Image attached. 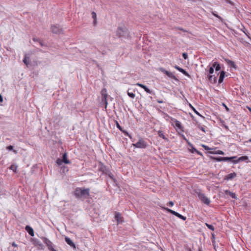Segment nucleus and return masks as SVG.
Wrapping results in <instances>:
<instances>
[{"mask_svg":"<svg viewBox=\"0 0 251 251\" xmlns=\"http://www.w3.org/2000/svg\"><path fill=\"white\" fill-rule=\"evenodd\" d=\"M210 153H211V154H221V155L224 154V151H221V150H218V151H210Z\"/></svg>","mask_w":251,"mask_h":251,"instance_id":"obj_28","label":"nucleus"},{"mask_svg":"<svg viewBox=\"0 0 251 251\" xmlns=\"http://www.w3.org/2000/svg\"><path fill=\"white\" fill-rule=\"evenodd\" d=\"M116 126L120 130V131H123V128L120 125V124H119V123L116 121Z\"/></svg>","mask_w":251,"mask_h":251,"instance_id":"obj_38","label":"nucleus"},{"mask_svg":"<svg viewBox=\"0 0 251 251\" xmlns=\"http://www.w3.org/2000/svg\"><path fill=\"white\" fill-rule=\"evenodd\" d=\"M205 225L208 228L211 230L212 231H214L215 230V227L213 225L208 224L207 223H206Z\"/></svg>","mask_w":251,"mask_h":251,"instance_id":"obj_32","label":"nucleus"},{"mask_svg":"<svg viewBox=\"0 0 251 251\" xmlns=\"http://www.w3.org/2000/svg\"><path fill=\"white\" fill-rule=\"evenodd\" d=\"M132 146L137 148L145 149L148 144L143 138H140L137 143L132 144Z\"/></svg>","mask_w":251,"mask_h":251,"instance_id":"obj_4","label":"nucleus"},{"mask_svg":"<svg viewBox=\"0 0 251 251\" xmlns=\"http://www.w3.org/2000/svg\"><path fill=\"white\" fill-rule=\"evenodd\" d=\"M208 80L212 83H216L217 82V77L214 76L212 75H207Z\"/></svg>","mask_w":251,"mask_h":251,"instance_id":"obj_19","label":"nucleus"},{"mask_svg":"<svg viewBox=\"0 0 251 251\" xmlns=\"http://www.w3.org/2000/svg\"><path fill=\"white\" fill-rule=\"evenodd\" d=\"M198 196L201 201L206 205H209L210 203V200L205 196V194L201 192H197Z\"/></svg>","mask_w":251,"mask_h":251,"instance_id":"obj_6","label":"nucleus"},{"mask_svg":"<svg viewBox=\"0 0 251 251\" xmlns=\"http://www.w3.org/2000/svg\"><path fill=\"white\" fill-rule=\"evenodd\" d=\"M116 35L119 37L127 38L129 32L126 27H119L116 31Z\"/></svg>","mask_w":251,"mask_h":251,"instance_id":"obj_3","label":"nucleus"},{"mask_svg":"<svg viewBox=\"0 0 251 251\" xmlns=\"http://www.w3.org/2000/svg\"><path fill=\"white\" fill-rule=\"evenodd\" d=\"M3 101V98L2 96L0 94V102H1Z\"/></svg>","mask_w":251,"mask_h":251,"instance_id":"obj_51","label":"nucleus"},{"mask_svg":"<svg viewBox=\"0 0 251 251\" xmlns=\"http://www.w3.org/2000/svg\"><path fill=\"white\" fill-rule=\"evenodd\" d=\"M6 149L9 150V151H13L15 152V153H17V151H15V150H13V147L11 145H10L9 146H7L6 147Z\"/></svg>","mask_w":251,"mask_h":251,"instance_id":"obj_37","label":"nucleus"},{"mask_svg":"<svg viewBox=\"0 0 251 251\" xmlns=\"http://www.w3.org/2000/svg\"><path fill=\"white\" fill-rule=\"evenodd\" d=\"M241 30L247 35V36L250 38V33L248 32V30L244 27H243V29H241Z\"/></svg>","mask_w":251,"mask_h":251,"instance_id":"obj_31","label":"nucleus"},{"mask_svg":"<svg viewBox=\"0 0 251 251\" xmlns=\"http://www.w3.org/2000/svg\"><path fill=\"white\" fill-rule=\"evenodd\" d=\"M56 163L58 165H60L63 163L62 160L60 158H58L56 160Z\"/></svg>","mask_w":251,"mask_h":251,"instance_id":"obj_40","label":"nucleus"},{"mask_svg":"<svg viewBox=\"0 0 251 251\" xmlns=\"http://www.w3.org/2000/svg\"><path fill=\"white\" fill-rule=\"evenodd\" d=\"M37 245H39V246H43L42 244L40 243L39 241H38Z\"/></svg>","mask_w":251,"mask_h":251,"instance_id":"obj_56","label":"nucleus"},{"mask_svg":"<svg viewBox=\"0 0 251 251\" xmlns=\"http://www.w3.org/2000/svg\"><path fill=\"white\" fill-rule=\"evenodd\" d=\"M188 251H191V249H189Z\"/></svg>","mask_w":251,"mask_h":251,"instance_id":"obj_64","label":"nucleus"},{"mask_svg":"<svg viewBox=\"0 0 251 251\" xmlns=\"http://www.w3.org/2000/svg\"><path fill=\"white\" fill-rule=\"evenodd\" d=\"M225 126V128H226V129H228V126Z\"/></svg>","mask_w":251,"mask_h":251,"instance_id":"obj_61","label":"nucleus"},{"mask_svg":"<svg viewBox=\"0 0 251 251\" xmlns=\"http://www.w3.org/2000/svg\"><path fill=\"white\" fill-rule=\"evenodd\" d=\"M167 205L169 206H173L174 205V202L172 201H170Z\"/></svg>","mask_w":251,"mask_h":251,"instance_id":"obj_43","label":"nucleus"},{"mask_svg":"<svg viewBox=\"0 0 251 251\" xmlns=\"http://www.w3.org/2000/svg\"><path fill=\"white\" fill-rule=\"evenodd\" d=\"M12 246L14 247H17L18 246V245L15 242L12 243Z\"/></svg>","mask_w":251,"mask_h":251,"instance_id":"obj_48","label":"nucleus"},{"mask_svg":"<svg viewBox=\"0 0 251 251\" xmlns=\"http://www.w3.org/2000/svg\"><path fill=\"white\" fill-rule=\"evenodd\" d=\"M198 251H202L201 248H199Z\"/></svg>","mask_w":251,"mask_h":251,"instance_id":"obj_58","label":"nucleus"},{"mask_svg":"<svg viewBox=\"0 0 251 251\" xmlns=\"http://www.w3.org/2000/svg\"><path fill=\"white\" fill-rule=\"evenodd\" d=\"M178 71L180 72H181V73H182L183 75H184L185 76H188V77H190V76L189 74L185 70H184L183 69H182L181 68H180L179 69Z\"/></svg>","mask_w":251,"mask_h":251,"instance_id":"obj_26","label":"nucleus"},{"mask_svg":"<svg viewBox=\"0 0 251 251\" xmlns=\"http://www.w3.org/2000/svg\"><path fill=\"white\" fill-rule=\"evenodd\" d=\"M214 67H213V64L211 66L209 67V74L208 75H212L214 73Z\"/></svg>","mask_w":251,"mask_h":251,"instance_id":"obj_33","label":"nucleus"},{"mask_svg":"<svg viewBox=\"0 0 251 251\" xmlns=\"http://www.w3.org/2000/svg\"><path fill=\"white\" fill-rule=\"evenodd\" d=\"M211 158L215 161H218V162H221V161H228V162H231V160H233V159L237 158V156H232V157H213L211 156Z\"/></svg>","mask_w":251,"mask_h":251,"instance_id":"obj_5","label":"nucleus"},{"mask_svg":"<svg viewBox=\"0 0 251 251\" xmlns=\"http://www.w3.org/2000/svg\"><path fill=\"white\" fill-rule=\"evenodd\" d=\"M158 135L159 137L162 138L165 141H168V139L164 135V133L162 130H159L157 132Z\"/></svg>","mask_w":251,"mask_h":251,"instance_id":"obj_23","label":"nucleus"},{"mask_svg":"<svg viewBox=\"0 0 251 251\" xmlns=\"http://www.w3.org/2000/svg\"><path fill=\"white\" fill-rule=\"evenodd\" d=\"M9 169L11 170H12L14 173L17 172V166L14 164H12L10 167Z\"/></svg>","mask_w":251,"mask_h":251,"instance_id":"obj_29","label":"nucleus"},{"mask_svg":"<svg viewBox=\"0 0 251 251\" xmlns=\"http://www.w3.org/2000/svg\"><path fill=\"white\" fill-rule=\"evenodd\" d=\"M195 150H197L196 148H195L194 147H192V150H191V152L192 153H194V152H195Z\"/></svg>","mask_w":251,"mask_h":251,"instance_id":"obj_45","label":"nucleus"},{"mask_svg":"<svg viewBox=\"0 0 251 251\" xmlns=\"http://www.w3.org/2000/svg\"><path fill=\"white\" fill-rule=\"evenodd\" d=\"M213 67L215 69L216 71H218L221 70V67L220 64L217 62H214L212 63Z\"/></svg>","mask_w":251,"mask_h":251,"instance_id":"obj_24","label":"nucleus"},{"mask_svg":"<svg viewBox=\"0 0 251 251\" xmlns=\"http://www.w3.org/2000/svg\"><path fill=\"white\" fill-rule=\"evenodd\" d=\"M212 237H213V238H214V234H212Z\"/></svg>","mask_w":251,"mask_h":251,"instance_id":"obj_62","label":"nucleus"},{"mask_svg":"<svg viewBox=\"0 0 251 251\" xmlns=\"http://www.w3.org/2000/svg\"><path fill=\"white\" fill-rule=\"evenodd\" d=\"M247 142L251 143V139H249Z\"/></svg>","mask_w":251,"mask_h":251,"instance_id":"obj_60","label":"nucleus"},{"mask_svg":"<svg viewBox=\"0 0 251 251\" xmlns=\"http://www.w3.org/2000/svg\"><path fill=\"white\" fill-rule=\"evenodd\" d=\"M248 159L249 158L247 156H242L238 158L237 159H236V158L233 159V160H231V162L236 164L241 161L248 162Z\"/></svg>","mask_w":251,"mask_h":251,"instance_id":"obj_11","label":"nucleus"},{"mask_svg":"<svg viewBox=\"0 0 251 251\" xmlns=\"http://www.w3.org/2000/svg\"><path fill=\"white\" fill-rule=\"evenodd\" d=\"M99 170L100 172L102 173V174H108V170L106 168V166L103 164H100L99 167Z\"/></svg>","mask_w":251,"mask_h":251,"instance_id":"obj_13","label":"nucleus"},{"mask_svg":"<svg viewBox=\"0 0 251 251\" xmlns=\"http://www.w3.org/2000/svg\"><path fill=\"white\" fill-rule=\"evenodd\" d=\"M127 95L132 99H134L135 97V94L132 92H130L129 90L127 91Z\"/></svg>","mask_w":251,"mask_h":251,"instance_id":"obj_34","label":"nucleus"},{"mask_svg":"<svg viewBox=\"0 0 251 251\" xmlns=\"http://www.w3.org/2000/svg\"><path fill=\"white\" fill-rule=\"evenodd\" d=\"M157 102L159 103H163V101L162 100H157Z\"/></svg>","mask_w":251,"mask_h":251,"instance_id":"obj_50","label":"nucleus"},{"mask_svg":"<svg viewBox=\"0 0 251 251\" xmlns=\"http://www.w3.org/2000/svg\"><path fill=\"white\" fill-rule=\"evenodd\" d=\"M237 174L235 172L230 173L225 176L224 179L226 180H232L233 178L236 177Z\"/></svg>","mask_w":251,"mask_h":251,"instance_id":"obj_15","label":"nucleus"},{"mask_svg":"<svg viewBox=\"0 0 251 251\" xmlns=\"http://www.w3.org/2000/svg\"><path fill=\"white\" fill-rule=\"evenodd\" d=\"M107 175H108V176H109L110 178H113V177H112V174L110 172H109V171H108V174H107Z\"/></svg>","mask_w":251,"mask_h":251,"instance_id":"obj_46","label":"nucleus"},{"mask_svg":"<svg viewBox=\"0 0 251 251\" xmlns=\"http://www.w3.org/2000/svg\"><path fill=\"white\" fill-rule=\"evenodd\" d=\"M92 14V17L93 19H97V14L95 12L93 11L91 13Z\"/></svg>","mask_w":251,"mask_h":251,"instance_id":"obj_39","label":"nucleus"},{"mask_svg":"<svg viewBox=\"0 0 251 251\" xmlns=\"http://www.w3.org/2000/svg\"><path fill=\"white\" fill-rule=\"evenodd\" d=\"M74 195L76 199L84 200L89 197L90 189L77 187L74 191Z\"/></svg>","mask_w":251,"mask_h":251,"instance_id":"obj_1","label":"nucleus"},{"mask_svg":"<svg viewBox=\"0 0 251 251\" xmlns=\"http://www.w3.org/2000/svg\"><path fill=\"white\" fill-rule=\"evenodd\" d=\"M160 70H161V72L162 73H164L168 77H170L171 78L174 79H176V77L175 76V75L172 73H171L170 72H169V71L165 70L163 68H161Z\"/></svg>","mask_w":251,"mask_h":251,"instance_id":"obj_12","label":"nucleus"},{"mask_svg":"<svg viewBox=\"0 0 251 251\" xmlns=\"http://www.w3.org/2000/svg\"><path fill=\"white\" fill-rule=\"evenodd\" d=\"M167 117L170 118L171 120L175 124V126L179 129L180 131H183V127L181 123L175 118L170 117L167 114H165Z\"/></svg>","mask_w":251,"mask_h":251,"instance_id":"obj_9","label":"nucleus"},{"mask_svg":"<svg viewBox=\"0 0 251 251\" xmlns=\"http://www.w3.org/2000/svg\"><path fill=\"white\" fill-rule=\"evenodd\" d=\"M196 113L197 114L199 115V114L198 113V112L196 111Z\"/></svg>","mask_w":251,"mask_h":251,"instance_id":"obj_63","label":"nucleus"},{"mask_svg":"<svg viewBox=\"0 0 251 251\" xmlns=\"http://www.w3.org/2000/svg\"><path fill=\"white\" fill-rule=\"evenodd\" d=\"M224 105L225 107V108L226 109V110L228 111L229 109L228 108V107L225 104H224Z\"/></svg>","mask_w":251,"mask_h":251,"instance_id":"obj_55","label":"nucleus"},{"mask_svg":"<svg viewBox=\"0 0 251 251\" xmlns=\"http://www.w3.org/2000/svg\"><path fill=\"white\" fill-rule=\"evenodd\" d=\"M50 29L53 34H60L63 33L62 28L58 25H51Z\"/></svg>","mask_w":251,"mask_h":251,"instance_id":"obj_8","label":"nucleus"},{"mask_svg":"<svg viewBox=\"0 0 251 251\" xmlns=\"http://www.w3.org/2000/svg\"><path fill=\"white\" fill-rule=\"evenodd\" d=\"M100 95H101L100 104L104 105V108L105 110H106L107 106L108 105L107 98H108V97H110L112 99V98H111L110 96H109L108 95L107 93V90L105 88H103L101 90Z\"/></svg>","mask_w":251,"mask_h":251,"instance_id":"obj_2","label":"nucleus"},{"mask_svg":"<svg viewBox=\"0 0 251 251\" xmlns=\"http://www.w3.org/2000/svg\"><path fill=\"white\" fill-rule=\"evenodd\" d=\"M97 24V19H94V21H93L94 25L95 26V25H96Z\"/></svg>","mask_w":251,"mask_h":251,"instance_id":"obj_47","label":"nucleus"},{"mask_svg":"<svg viewBox=\"0 0 251 251\" xmlns=\"http://www.w3.org/2000/svg\"><path fill=\"white\" fill-rule=\"evenodd\" d=\"M248 109L249 110V111H250V112H251V108H250V107H248Z\"/></svg>","mask_w":251,"mask_h":251,"instance_id":"obj_59","label":"nucleus"},{"mask_svg":"<svg viewBox=\"0 0 251 251\" xmlns=\"http://www.w3.org/2000/svg\"><path fill=\"white\" fill-rule=\"evenodd\" d=\"M212 14L213 16H214L215 17H217L220 21L221 22H223V19L219 15H218L217 13H216V12L215 11H212Z\"/></svg>","mask_w":251,"mask_h":251,"instance_id":"obj_27","label":"nucleus"},{"mask_svg":"<svg viewBox=\"0 0 251 251\" xmlns=\"http://www.w3.org/2000/svg\"><path fill=\"white\" fill-rule=\"evenodd\" d=\"M226 72L224 71H222L220 72V76L218 80L219 83H221L223 82V80L225 77Z\"/></svg>","mask_w":251,"mask_h":251,"instance_id":"obj_21","label":"nucleus"},{"mask_svg":"<svg viewBox=\"0 0 251 251\" xmlns=\"http://www.w3.org/2000/svg\"><path fill=\"white\" fill-rule=\"evenodd\" d=\"M136 85L140 87L141 88L144 89V90L147 93L149 94H151L152 91H151L146 85L142 84L140 83H137Z\"/></svg>","mask_w":251,"mask_h":251,"instance_id":"obj_16","label":"nucleus"},{"mask_svg":"<svg viewBox=\"0 0 251 251\" xmlns=\"http://www.w3.org/2000/svg\"><path fill=\"white\" fill-rule=\"evenodd\" d=\"M182 56L184 59H186L188 58V54L186 52H184L182 53Z\"/></svg>","mask_w":251,"mask_h":251,"instance_id":"obj_42","label":"nucleus"},{"mask_svg":"<svg viewBox=\"0 0 251 251\" xmlns=\"http://www.w3.org/2000/svg\"><path fill=\"white\" fill-rule=\"evenodd\" d=\"M41 239L43 240L44 243L46 245L48 249L50 251H57L53 248V244L51 241L45 237H42Z\"/></svg>","mask_w":251,"mask_h":251,"instance_id":"obj_7","label":"nucleus"},{"mask_svg":"<svg viewBox=\"0 0 251 251\" xmlns=\"http://www.w3.org/2000/svg\"><path fill=\"white\" fill-rule=\"evenodd\" d=\"M40 45L41 46H43L44 44H43V43L42 41L40 40L39 42Z\"/></svg>","mask_w":251,"mask_h":251,"instance_id":"obj_52","label":"nucleus"},{"mask_svg":"<svg viewBox=\"0 0 251 251\" xmlns=\"http://www.w3.org/2000/svg\"><path fill=\"white\" fill-rule=\"evenodd\" d=\"M33 41H35V42H39L40 40L39 39H36V38H33Z\"/></svg>","mask_w":251,"mask_h":251,"instance_id":"obj_49","label":"nucleus"},{"mask_svg":"<svg viewBox=\"0 0 251 251\" xmlns=\"http://www.w3.org/2000/svg\"><path fill=\"white\" fill-rule=\"evenodd\" d=\"M198 128L202 131L203 132H206L205 130V126H201L200 125H198Z\"/></svg>","mask_w":251,"mask_h":251,"instance_id":"obj_36","label":"nucleus"},{"mask_svg":"<svg viewBox=\"0 0 251 251\" xmlns=\"http://www.w3.org/2000/svg\"><path fill=\"white\" fill-rule=\"evenodd\" d=\"M179 29L180 30L183 31H184V32H185V31H186L185 30H184L183 28H179Z\"/></svg>","mask_w":251,"mask_h":251,"instance_id":"obj_57","label":"nucleus"},{"mask_svg":"<svg viewBox=\"0 0 251 251\" xmlns=\"http://www.w3.org/2000/svg\"><path fill=\"white\" fill-rule=\"evenodd\" d=\"M226 2L229 3H230V4H232V2L230 0H226Z\"/></svg>","mask_w":251,"mask_h":251,"instance_id":"obj_54","label":"nucleus"},{"mask_svg":"<svg viewBox=\"0 0 251 251\" xmlns=\"http://www.w3.org/2000/svg\"><path fill=\"white\" fill-rule=\"evenodd\" d=\"M62 160L63 162L65 164H70L71 163V162L67 159V155L66 153H65L63 155Z\"/></svg>","mask_w":251,"mask_h":251,"instance_id":"obj_25","label":"nucleus"},{"mask_svg":"<svg viewBox=\"0 0 251 251\" xmlns=\"http://www.w3.org/2000/svg\"><path fill=\"white\" fill-rule=\"evenodd\" d=\"M123 133H124L125 135L128 136L131 139H132V137L130 134H129L126 131L123 130L121 131Z\"/></svg>","mask_w":251,"mask_h":251,"instance_id":"obj_35","label":"nucleus"},{"mask_svg":"<svg viewBox=\"0 0 251 251\" xmlns=\"http://www.w3.org/2000/svg\"><path fill=\"white\" fill-rule=\"evenodd\" d=\"M25 229L31 236H34V230L31 227H30L29 226H26L25 227Z\"/></svg>","mask_w":251,"mask_h":251,"instance_id":"obj_18","label":"nucleus"},{"mask_svg":"<svg viewBox=\"0 0 251 251\" xmlns=\"http://www.w3.org/2000/svg\"><path fill=\"white\" fill-rule=\"evenodd\" d=\"M175 68L177 70H178H178H179V69L180 67H178V66H177L176 65V66H175Z\"/></svg>","mask_w":251,"mask_h":251,"instance_id":"obj_53","label":"nucleus"},{"mask_svg":"<svg viewBox=\"0 0 251 251\" xmlns=\"http://www.w3.org/2000/svg\"><path fill=\"white\" fill-rule=\"evenodd\" d=\"M27 59H29V57L27 56L26 54H25L23 59V62L26 66L29 65V62L27 61Z\"/></svg>","mask_w":251,"mask_h":251,"instance_id":"obj_30","label":"nucleus"},{"mask_svg":"<svg viewBox=\"0 0 251 251\" xmlns=\"http://www.w3.org/2000/svg\"><path fill=\"white\" fill-rule=\"evenodd\" d=\"M165 209L169 212V213H171L172 214L176 216L177 217L182 219L183 221L186 220V217L180 214L179 213H177L176 211H175L172 209H169L168 208H165Z\"/></svg>","mask_w":251,"mask_h":251,"instance_id":"obj_10","label":"nucleus"},{"mask_svg":"<svg viewBox=\"0 0 251 251\" xmlns=\"http://www.w3.org/2000/svg\"><path fill=\"white\" fill-rule=\"evenodd\" d=\"M115 218L118 224L121 223L123 221V217L121 216V214L119 212H115Z\"/></svg>","mask_w":251,"mask_h":251,"instance_id":"obj_14","label":"nucleus"},{"mask_svg":"<svg viewBox=\"0 0 251 251\" xmlns=\"http://www.w3.org/2000/svg\"><path fill=\"white\" fill-rule=\"evenodd\" d=\"M195 152L201 156H202V153L197 150H195Z\"/></svg>","mask_w":251,"mask_h":251,"instance_id":"obj_44","label":"nucleus"},{"mask_svg":"<svg viewBox=\"0 0 251 251\" xmlns=\"http://www.w3.org/2000/svg\"><path fill=\"white\" fill-rule=\"evenodd\" d=\"M224 193L226 195H229L232 198H233L234 199H237L236 195L235 193L230 192L228 190H226L224 191Z\"/></svg>","mask_w":251,"mask_h":251,"instance_id":"obj_17","label":"nucleus"},{"mask_svg":"<svg viewBox=\"0 0 251 251\" xmlns=\"http://www.w3.org/2000/svg\"><path fill=\"white\" fill-rule=\"evenodd\" d=\"M225 61H226V62L227 63V65L229 66V67H231L232 68H234L235 69H236V65L235 64V63L232 61V60H230L228 59H225Z\"/></svg>","mask_w":251,"mask_h":251,"instance_id":"obj_22","label":"nucleus"},{"mask_svg":"<svg viewBox=\"0 0 251 251\" xmlns=\"http://www.w3.org/2000/svg\"><path fill=\"white\" fill-rule=\"evenodd\" d=\"M65 240L66 242L70 245L71 247L75 248V245L74 242L71 240V239L68 237H65Z\"/></svg>","mask_w":251,"mask_h":251,"instance_id":"obj_20","label":"nucleus"},{"mask_svg":"<svg viewBox=\"0 0 251 251\" xmlns=\"http://www.w3.org/2000/svg\"><path fill=\"white\" fill-rule=\"evenodd\" d=\"M201 146L205 150H211V148H210L207 146H206L205 145H202Z\"/></svg>","mask_w":251,"mask_h":251,"instance_id":"obj_41","label":"nucleus"}]
</instances>
